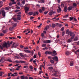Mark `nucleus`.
Segmentation results:
<instances>
[{
    "label": "nucleus",
    "instance_id": "obj_1",
    "mask_svg": "<svg viewBox=\"0 0 79 79\" xmlns=\"http://www.w3.org/2000/svg\"><path fill=\"white\" fill-rule=\"evenodd\" d=\"M2 46H1V45H0V48L2 50H3V47L4 48L5 47L6 48H8L7 44L6 43H3Z\"/></svg>",
    "mask_w": 79,
    "mask_h": 79
},
{
    "label": "nucleus",
    "instance_id": "obj_2",
    "mask_svg": "<svg viewBox=\"0 0 79 79\" xmlns=\"http://www.w3.org/2000/svg\"><path fill=\"white\" fill-rule=\"evenodd\" d=\"M70 36H71V38L72 39H73L75 38V34H74L73 32H70Z\"/></svg>",
    "mask_w": 79,
    "mask_h": 79
},
{
    "label": "nucleus",
    "instance_id": "obj_3",
    "mask_svg": "<svg viewBox=\"0 0 79 79\" xmlns=\"http://www.w3.org/2000/svg\"><path fill=\"white\" fill-rule=\"evenodd\" d=\"M18 45H19L18 43H15L14 42L12 44V47H14L15 48H16L18 46Z\"/></svg>",
    "mask_w": 79,
    "mask_h": 79
},
{
    "label": "nucleus",
    "instance_id": "obj_4",
    "mask_svg": "<svg viewBox=\"0 0 79 79\" xmlns=\"http://www.w3.org/2000/svg\"><path fill=\"white\" fill-rule=\"evenodd\" d=\"M29 7L26 6L24 7V10L25 13L27 14L28 11L29 10Z\"/></svg>",
    "mask_w": 79,
    "mask_h": 79
},
{
    "label": "nucleus",
    "instance_id": "obj_5",
    "mask_svg": "<svg viewBox=\"0 0 79 79\" xmlns=\"http://www.w3.org/2000/svg\"><path fill=\"white\" fill-rule=\"evenodd\" d=\"M43 41L44 43L45 44L50 43L51 42V41L49 40H44Z\"/></svg>",
    "mask_w": 79,
    "mask_h": 79
},
{
    "label": "nucleus",
    "instance_id": "obj_6",
    "mask_svg": "<svg viewBox=\"0 0 79 79\" xmlns=\"http://www.w3.org/2000/svg\"><path fill=\"white\" fill-rule=\"evenodd\" d=\"M57 55V53L56 52L55 50L52 51V56H55Z\"/></svg>",
    "mask_w": 79,
    "mask_h": 79
},
{
    "label": "nucleus",
    "instance_id": "obj_7",
    "mask_svg": "<svg viewBox=\"0 0 79 79\" xmlns=\"http://www.w3.org/2000/svg\"><path fill=\"white\" fill-rule=\"evenodd\" d=\"M56 13L55 11H53V10H51L49 13V15L50 16H52V14H55Z\"/></svg>",
    "mask_w": 79,
    "mask_h": 79
},
{
    "label": "nucleus",
    "instance_id": "obj_8",
    "mask_svg": "<svg viewBox=\"0 0 79 79\" xmlns=\"http://www.w3.org/2000/svg\"><path fill=\"white\" fill-rule=\"evenodd\" d=\"M2 16L4 18H5L6 16V12L4 10H2Z\"/></svg>",
    "mask_w": 79,
    "mask_h": 79
},
{
    "label": "nucleus",
    "instance_id": "obj_9",
    "mask_svg": "<svg viewBox=\"0 0 79 79\" xmlns=\"http://www.w3.org/2000/svg\"><path fill=\"white\" fill-rule=\"evenodd\" d=\"M16 63H26V61H22V60H21L19 62L18 60H16L15 61Z\"/></svg>",
    "mask_w": 79,
    "mask_h": 79
},
{
    "label": "nucleus",
    "instance_id": "obj_10",
    "mask_svg": "<svg viewBox=\"0 0 79 79\" xmlns=\"http://www.w3.org/2000/svg\"><path fill=\"white\" fill-rule=\"evenodd\" d=\"M24 51L25 52L27 53H33V51H29V50H26V49H24Z\"/></svg>",
    "mask_w": 79,
    "mask_h": 79
},
{
    "label": "nucleus",
    "instance_id": "obj_11",
    "mask_svg": "<svg viewBox=\"0 0 79 79\" xmlns=\"http://www.w3.org/2000/svg\"><path fill=\"white\" fill-rule=\"evenodd\" d=\"M59 9H57V12L58 13H60V12H61L62 10L60 6H58V7Z\"/></svg>",
    "mask_w": 79,
    "mask_h": 79
},
{
    "label": "nucleus",
    "instance_id": "obj_12",
    "mask_svg": "<svg viewBox=\"0 0 79 79\" xmlns=\"http://www.w3.org/2000/svg\"><path fill=\"white\" fill-rule=\"evenodd\" d=\"M45 54L52 55V52H48V51H47L45 52Z\"/></svg>",
    "mask_w": 79,
    "mask_h": 79
},
{
    "label": "nucleus",
    "instance_id": "obj_13",
    "mask_svg": "<svg viewBox=\"0 0 79 79\" xmlns=\"http://www.w3.org/2000/svg\"><path fill=\"white\" fill-rule=\"evenodd\" d=\"M52 59H53V60H55L56 61L58 60V58L56 56L52 57Z\"/></svg>",
    "mask_w": 79,
    "mask_h": 79
},
{
    "label": "nucleus",
    "instance_id": "obj_14",
    "mask_svg": "<svg viewBox=\"0 0 79 79\" xmlns=\"http://www.w3.org/2000/svg\"><path fill=\"white\" fill-rule=\"evenodd\" d=\"M71 31H69V30L68 29L66 30V34H69L71 33Z\"/></svg>",
    "mask_w": 79,
    "mask_h": 79
},
{
    "label": "nucleus",
    "instance_id": "obj_15",
    "mask_svg": "<svg viewBox=\"0 0 79 79\" xmlns=\"http://www.w3.org/2000/svg\"><path fill=\"white\" fill-rule=\"evenodd\" d=\"M73 6H72L73 8H75L77 6V4L75 3H73Z\"/></svg>",
    "mask_w": 79,
    "mask_h": 79
},
{
    "label": "nucleus",
    "instance_id": "obj_16",
    "mask_svg": "<svg viewBox=\"0 0 79 79\" xmlns=\"http://www.w3.org/2000/svg\"><path fill=\"white\" fill-rule=\"evenodd\" d=\"M73 39H72V38H70L68 39L67 40V42L68 43H70L72 41V40Z\"/></svg>",
    "mask_w": 79,
    "mask_h": 79
},
{
    "label": "nucleus",
    "instance_id": "obj_17",
    "mask_svg": "<svg viewBox=\"0 0 79 79\" xmlns=\"http://www.w3.org/2000/svg\"><path fill=\"white\" fill-rule=\"evenodd\" d=\"M68 8V7L67 6H65L64 7V12H67V9Z\"/></svg>",
    "mask_w": 79,
    "mask_h": 79
},
{
    "label": "nucleus",
    "instance_id": "obj_18",
    "mask_svg": "<svg viewBox=\"0 0 79 79\" xmlns=\"http://www.w3.org/2000/svg\"><path fill=\"white\" fill-rule=\"evenodd\" d=\"M73 8L72 6H69L68 8V11H71V10Z\"/></svg>",
    "mask_w": 79,
    "mask_h": 79
},
{
    "label": "nucleus",
    "instance_id": "obj_19",
    "mask_svg": "<svg viewBox=\"0 0 79 79\" xmlns=\"http://www.w3.org/2000/svg\"><path fill=\"white\" fill-rule=\"evenodd\" d=\"M70 52L68 51H67L65 52V55L67 56L70 55Z\"/></svg>",
    "mask_w": 79,
    "mask_h": 79
},
{
    "label": "nucleus",
    "instance_id": "obj_20",
    "mask_svg": "<svg viewBox=\"0 0 79 79\" xmlns=\"http://www.w3.org/2000/svg\"><path fill=\"white\" fill-rule=\"evenodd\" d=\"M73 64H74L73 61H70V66H73Z\"/></svg>",
    "mask_w": 79,
    "mask_h": 79
},
{
    "label": "nucleus",
    "instance_id": "obj_21",
    "mask_svg": "<svg viewBox=\"0 0 79 79\" xmlns=\"http://www.w3.org/2000/svg\"><path fill=\"white\" fill-rule=\"evenodd\" d=\"M56 27V25L54 23H52L51 25V27H52V28H55Z\"/></svg>",
    "mask_w": 79,
    "mask_h": 79
},
{
    "label": "nucleus",
    "instance_id": "obj_22",
    "mask_svg": "<svg viewBox=\"0 0 79 79\" xmlns=\"http://www.w3.org/2000/svg\"><path fill=\"white\" fill-rule=\"evenodd\" d=\"M14 30V27H11L9 28V30L10 31H12Z\"/></svg>",
    "mask_w": 79,
    "mask_h": 79
},
{
    "label": "nucleus",
    "instance_id": "obj_23",
    "mask_svg": "<svg viewBox=\"0 0 79 79\" xmlns=\"http://www.w3.org/2000/svg\"><path fill=\"white\" fill-rule=\"evenodd\" d=\"M33 14V12H30L28 13V15H30L31 16V15H32Z\"/></svg>",
    "mask_w": 79,
    "mask_h": 79
},
{
    "label": "nucleus",
    "instance_id": "obj_24",
    "mask_svg": "<svg viewBox=\"0 0 79 79\" xmlns=\"http://www.w3.org/2000/svg\"><path fill=\"white\" fill-rule=\"evenodd\" d=\"M73 19H74V18L73 17H69V21H71Z\"/></svg>",
    "mask_w": 79,
    "mask_h": 79
},
{
    "label": "nucleus",
    "instance_id": "obj_25",
    "mask_svg": "<svg viewBox=\"0 0 79 79\" xmlns=\"http://www.w3.org/2000/svg\"><path fill=\"white\" fill-rule=\"evenodd\" d=\"M10 7H5V10H6V11H8V10H9L10 9Z\"/></svg>",
    "mask_w": 79,
    "mask_h": 79
},
{
    "label": "nucleus",
    "instance_id": "obj_26",
    "mask_svg": "<svg viewBox=\"0 0 79 79\" xmlns=\"http://www.w3.org/2000/svg\"><path fill=\"white\" fill-rule=\"evenodd\" d=\"M50 62H51V63L52 64H53L54 63V61L52 60H50Z\"/></svg>",
    "mask_w": 79,
    "mask_h": 79
},
{
    "label": "nucleus",
    "instance_id": "obj_27",
    "mask_svg": "<svg viewBox=\"0 0 79 79\" xmlns=\"http://www.w3.org/2000/svg\"><path fill=\"white\" fill-rule=\"evenodd\" d=\"M2 32L3 33L5 34L7 32V31L6 30H3L2 31Z\"/></svg>",
    "mask_w": 79,
    "mask_h": 79
},
{
    "label": "nucleus",
    "instance_id": "obj_28",
    "mask_svg": "<svg viewBox=\"0 0 79 79\" xmlns=\"http://www.w3.org/2000/svg\"><path fill=\"white\" fill-rule=\"evenodd\" d=\"M9 38L10 39H12V40L16 39V38H15V37H9Z\"/></svg>",
    "mask_w": 79,
    "mask_h": 79
},
{
    "label": "nucleus",
    "instance_id": "obj_29",
    "mask_svg": "<svg viewBox=\"0 0 79 79\" xmlns=\"http://www.w3.org/2000/svg\"><path fill=\"white\" fill-rule=\"evenodd\" d=\"M20 56L22 57V58H24V56L23 55L22 53H20L19 54Z\"/></svg>",
    "mask_w": 79,
    "mask_h": 79
},
{
    "label": "nucleus",
    "instance_id": "obj_30",
    "mask_svg": "<svg viewBox=\"0 0 79 79\" xmlns=\"http://www.w3.org/2000/svg\"><path fill=\"white\" fill-rule=\"evenodd\" d=\"M65 32L64 31H63V32H62V36H63L64 35H65Z\"/></svg>",
    "mask_w": 79,
    "mask_h": 79
},
{
    "label": "nucleus",
    "instance_id": "obj_31",
    "mask_svg": "<svg viewBox=\"0 0 79 79\" xmlns=\"http://www.w3.org/2000/svg\"><path fill=\"white\" fill-rule=\"evenodd\" d=\"M42 46L43 47H46V44H43L42 45Z\"/></svg>",
    "mask_w": 79,
    "mask_h": 79
},
{
    "label": "nucleus",
    "instance_id": "obj_32",
    "mask_svg": "<svg viewBox=\"0 0 79 79\" xmlns=\"http://www.w3.org/2000/svg\"><path fill=\"white\" fill-rule=\"evenodd\" d=\"M48 69L49 70H52L53 69V68L52 67H49Z\"/></svg>",
    "mask_w": 79,
    "mask_h": 79
},
{
    "label": "nucleus",
    "instance_id": "obj_33",
    "mask_svg": "<svg viewBox=\"0 0 79 79\" xmlns=\"http://www.w3.org/2000/svg\"><path fill=\"white\" fill-rule=\"evenodd\" d=\"M78 40V39L77 37H76L75 38L74 40H73L74 41H77Z\"/></svg>",
    "mask_w": 79,
    "mask_h": 79
},
{
    "label": "nucleus",
    "instance_id": "obj_34",
    "mask_svg": "<svg viewBox=\"0 0 79 79\" xmlns=\"http://www.w3.org/2000/svg\"><path fill=\"white\" fill-rule=\"evenodd\" d=\"M17 23H15L13 26V27H15L16 26H17Z\"/></svg>",
    "mask_w": 79,
    "mask_h": 79
},
{
    "label": "nucleus",
    "instance_id": "obj_35",
    "mask_svg": "<svg viewBox=\"0 0 79 79\" xmlns=\"http://www.w3.org/2000/svg\"><path fill=\"white\" fill-rule=\"evenodd\" d=\"M68 16H69V15H65V16H64L63 18H67L68 17Z\"/></svg>",
    "mask_w": 79,
    "mask_h": 79
},
{
    "label": "nucleus",
    "instance_id": "obj_36",
    "mask_svg": "<svg viewBox=\"0 0 79 79\" xmlns=\"http://www.w3.org/2000/svg\"><path fill=\"white\" fill-rule=\"evenodd\" d=\"M7 61H9V62H12V60H11V59H7Z\"/></svg>",
    "mask_w": 79,
    "mask_h": 79
},
{
    "label": "nucleus",
    "instance_id": "obj_37",
    "mask_svg": "<svg viewBox=\"0 0 79 79\" xmlns=\"http://www.w3.org/2000/svg\"><path fill=\"white\" fill-rule=\"evenodd\" d=\"M77 52H79V49H78V50H77L76 52H75L74 53L76 54H77Z\"/></svg>",
    "mask_w": 79,
    "mask_h": 79
},
{
    "label": "nucleus",
    "instance_id": "obj_38",
    "mask_svg": "<svg viewBox=\"0 0 79 79\" xmlns=\"http://www.w3.org/2000/svg\"><path fill=\"white\" fill-rule=\"evenodd\" d=\"M61 7H64V4L63 3H61Z\"/></svg>",
    "mask_w": 79,
    "mask_h": 79
},
{
    "label": "nucleus",
    "instance_id": "obj_39",
    "mask_svg": "<svg viewBox=\"0 0 79 79\" xmlns=\"http://www.w3.org/2000/svg\"><path fill=\"white\" fill-rule=\"evenodd\" d=\"M45 9V7H42V11H44Z\"/></svg>",
    "mask_w": 79,
    "mask_h": 79
},
{
    "label": "nucleus",
    "instance_id": "obj_40",
    "mask_svg": "<svg viewBox=\"0 0 79 79\" xmlns=\"http://www.w3.org/2000/svg\"><path fill=\"white\" fill-rule=\"evenodd\" d=\"M13 20L15 21H17V19L16 18H13Z\"/></svg>",
    "mask_w": 79,
    "mask_h": 79
},
{
    "label": "nucleus",
    "instance_id": "obj_41",
    "mask_svg": "<svg viewBox=\"0 0 79 79\" xmlns=\"http://www.w3.org/2000/svg\"><path fill=\"white\" fill-rule=\"evenodd\" d=\"M39 11L40 13H42V12H43L42 10L41 9H40Z\"/></svg>",
    "mask_w": 79,
    "mask_h": 79
},
{
    "label": "nucleus",
    "instance_id": "obj_42",
    "mask_svg": "<svg viewBox=\"0 0 79 79\" xmlns=\"http://www.w3.org/2000/svg\"><path fill=\"white\" fill-rule=\"evenodd\" d=\"M20 78L21 79H24L25 78L23 76H21L20 77Z\"/></svg>",
    "mask_w": 79,
    "mask_h": 79
},
{
    "label": "nucleus",
    "instance_id": "obj_43",
    "mask_svg": "<svg viewBox=\"0 0 79 79\" xmlns=\"http://www.w3.org/2000/svg\"><path fill=\"white\" fill-rule=\"evenodd\" d=\"M17 19V20H21V18L20 17H18Z\"/></svg>",
    "mask_w": 79,
    "mask_h": 79
},
{
    "label": "nucleus",
    "instance_id": "obj_44",
    "mask_svg": "<svg viewBox=\"0 0 79 79\" xmlns=\"http://www.w3.org/2000/svg\"><path fill=\"white\" fill-rule=\"evenodd\" d=\"M13 3L12 2H10L9 3V5L10 6H11L13 5Z\"/></svg>",
    "mask_w": 79,
    "mask_h": 79
},
{
    "label": "nucleus",
    "instance_id": "obj_45",
    "mask_svg": "<svg viewBox=\"0 0 79 79\" xmlns=\"http://www.w3.org/2000/svg\"><path fill=\"white\" fill-rule=\"evenodd\" d=\"M64 27H62L61 29V31H63L64 30Z\"/></svg>",
    "mask_w": 79,
    "mask_h": 79
},
{
    "label": "nucleus",
    "instance_id": "obj_46",
    "mask_svg": "<svg viewBox=\"0 0 79 79\" xmlns=\"http://www.w3.org/2000/svg\"><path fill=\"white\" fill-rule=\"evenodd\" d=\"M48 58L49 59H51L52 58V57L51 56H48Z\"/></svg>",
    "mask_w": 79,
    "mask_h": 79
},
{
    "label": "nucleus",
    "instance_id": "obj_47",
    "mask_svg": "<svg viewBox=\"0 0 79 79\" xmlns=\"http://www.w3.org/2000/svg\"><path fill=\"white\" fill-rule=\"evenodd\" d=\"M48 12H49L48 11L45 12H44V15H47V14L48 13Z\"/></svg>",
    "mask_w": 79,
    "mask_h": 79
},
{
    "label": "nucleus",
    "instance_id": "obj_48",
    "mask_svg": "<svg viewBox=\"0 0 79 79\" xmlns=\"http://www.w3.org/2000/svg\"><path fill=\"white\" fill-rule=\"evenodd\" d=\"M4 58H2L1 59V60H0V62H1L2 61H3V60Z\"/></svg>",
    "mask_w": 79,
    "mask_h": 79
},
{
    "label": "nucleus",
    "instance_id": "obj_49",
    "mask_svg": "<svg viewBox=\"0 0 79 79\" xmlns=\"http://www.w3.org/2000/svg\"><path fill=\"white\" fill-rule=\"evenodd\" d=\"M25 2L24 0H23L22 1V3L23 5L24 4H25Z\"/></svg>",
    "mask_w": 79,
    "mask_h": 79
},
{
    "label": "nucleus",
    "instance_id": "obj_50",
    "mask_svg": "<svg viewBox=\"0 0 79 79\" xmlns=\"http://www.w3.org/2000/svg\"><path fill=\"white\" fill-rule=\"evenodd\" d=\"M41 2L42 3H44V0H41Z\"/></svg>",
    "mask_w": 79,
    "mask_h": 79
},
{
    "label": "nucleus",
    "instance_id": "obj_51",
    "mask_svg": "<svg viewBox=\"0 0 79 79\" xmlns=\"http://www.w3.org/2000/svg\"><path fill=\"white\" fill-rule=\"evenodd\" d=\"M4 35V34L3 33H0V36H3Z\"/></svg>",
    "mask_w": 79,
    "mask_h": 79
},
{
    "label": "nucleus",
    "instance_id": "obj_52",
    "mask_svg": "<svg viewBox=\"0 0 79 79\" xmlns=\"http://www.w3.org/2000/svg\"><path fill=\"white\" fill-rule=\"evenodd\" d=\"M11 76H13V77H15V76H17V75H15L14 74H12L11 75Z\"/></svg>",
    "mask_w": 79,
    "mask_h": 79
},
{
    "label": "nucleus",
    "instance_id": "obj_53",
    "mask_svg": "<svg viewBox=\"0 0 79 79\" xmlns=\"http://www.w3.org/2000/svg\"><path fill=\"white\" fill-rule=\"evenodd\" d=\"M38 55H39V57H40L41 56V54L40 53V52H39L38 53Z\"/></svg>",
    "mask_w": 79,
    "mask_h": 79
},
{
    "label": "nucleus",
    "instance_id": "obj_54",
    "mask_svg": "<svg viewBox=\"0 0 79 79\" xmlns=\"http://www.w3.org/2000/svg\"><path fill=\"white\" fill-rule=\"evenodd\" d=\"M31 69H33V67L32 66H30L29 67Z\"/></svg>",
    "mask_w": 79,
    "mask_h": 79
},
{
    "label": "nucleus",
    "instance_id": "obj_55",
    "mask_svg": "<svg viewBox=\"0 0 79 79\" xmlns=\"http://www.w3.org/2000/svg\"><path fill=\"white\" fill-rule=\"evenodd\" d=\"M16 8L17 9H20V8L18 6H17V7H16Z\"/></svg>",
    "mask_w": 79,
    "mask_h": 79
},
{
    "label": "nucleus",
    "instance_id": "obj_56",
    "mask_svg": "<svg viewBox=\"0 0 79 79\" xmlns=\"http://www.w3.org/2000/svg\"><path fill=\"white\" fill-rule=\"evenodd\" d=\"M57 1L58 3H60V2L61 0H57Z\"/></svg>",
    "mask_w": 79,
    "mask_h": 79
},
{
    "label": "nucleus",
    "instance_id": "obj_57",
    "mask_svg": "<svg viewBox=\"0 0 79 79\" xmlns=\"http://www.w3.org/2000/svg\"><path fill=\"white\" fill-rule=\"evenodd\" d=\"M17 38L19 39H21V36H18L17 37Z\"/></svg>",
    "mask_w": 79,
    "mask_h": 79
},
{
    "label": "nucleus",
    "instance_id": "obj_58",
    "mask_svg": "<svg viewBox=\"0 0 79 79\" xmlns=\"http://www.w3.org/2000/svg\"><path fill=\"white\" fill-rule=\"evenodd\" d=\"M19 10H15V13H16V12H19Z\"/></svg>",
    "mask_w": 79,
    "mask_h": 79
},
{
    "label": "nucleus",
    "instance_id": "obj_59",
    "mask_svg": "<svg viewBox=\"0 0 79 79\" xmlns=\"http://www.w3.org/2000/svg\"><path fill=\"white\" fill-rule=\"evenodd\" d=\"M54 73H59V72H58V71H54Z\"/></svg>",
    "mask_w": 79,
    "mask_h": 79
},
{
    "label": "nucleus",
    "instance_id": "obj_60",
    "mask_svg": "<svg viewBox=\"0 0 79 79\" xmlns=\"http://www.w3.org/2000/svg\"><path fill=\"white\" fill-rule=\"evenodd\" d=\"M32 43H33V45H35V42H34V40H32Z\"/></svg>",
    "mask_w": 79,
    "mask_h": 79
},
{
    "label": "nucleus",
    "instance_id": "obj_61",
    "mask_svg": "<svg viewBox=\"0 0 79 79\" xmlns=\"http://www.w3.org/2000/svg\"><path fill=\"white\" fill-rule=\"evenodd\" d=\"M44 36V33H42V35H41V36L42 37H43Z\"/></svg>",
    "mask_w": 79,
    "mask_h": 79
},
{
    "label": "nucleus",
    "instance_id": "obj_62",
    "mask_svg": "<svg viewBox=\"0 0 79 79\" xmlns=\"http://www.w3.org/2000/svg\"><path fill=\"white\" fill-rule=\"evenodd\" d=\"M33 57L34 58H36V56L35 55V54Z\"/></svg>",
    "mask_w": 79,
    "mask_h": 79
},
{
    "label": "nucleus",
    "instance_id": "obj_63",
    "mask_svg": "<svg viewBox=\"0 0 79 79\" xmlns=\"http://www.w3.org/2000/svg\"><path fill=\"white\" fill-rule=\"evenodd\" d=\"M24 79H28V77H27V76H26L25 77H24Z\"/></svg>",
    "mask_w": 79,
    "mask_h": 79
},
{
    "label": "nucleus",
    "instance_id": "obj_64",
    "mask_svg": "<svg viewBox=\"0 0 79 79\" xmlns=\"http://www.w3.org/2000/svg\"><path fill=\"white\" fill-rule=\"evenodd\" d=\"M29 79H34L32 77H29Z\"/></svg>",
    "mask_w": 79,
    "mask_h": 79
}]
</instances>
